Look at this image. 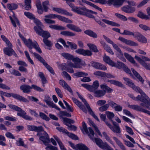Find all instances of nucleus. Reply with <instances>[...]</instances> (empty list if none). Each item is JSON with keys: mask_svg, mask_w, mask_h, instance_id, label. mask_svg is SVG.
<instances>
[{"mask_svg": "<svg viewBox=\"0 0 150 150\" xmlns=\"http://www.w3.org/2000/svg\"><path fill=\"white\" fill-rule=\"evenodd\" d=\"M82 128H81L83 134H88L89 138L100 148L104 150H114L106 142H103L101 139L96 138L94 137V133L93 129L91 128H88V130L86 123L83 122H82Z\"/></svg>", "mask_w": 150, "mask_h": 150, "instance_id": "1", "label": "nucleus"}, {"mask_svg": "<svg viewBox=\"0 0 150 150\" xmlns=\"http://www.w3.org/2000/svg\"><path fill=\"white\" fill-rule=\"evenodd\" d=\"M61 54L65 59L72 60L74 63L71 62H69L68 65L69 67L74 68H80L85 65V62L77 57H74L72 55L65 52L62 53Z\"/></svg>", "mask_w": 150, "mask_h": 150, "instance_id": "2", "label": "nucleus"}, {"mask_svg": "<svg viewBox=\"0 0 150 150\" xmlns=\"http://www.w3.org/2000/svg\"><path fill=\"white\" fill-rule=\"evenodd\" d=\"M71 10L78 14L85 16L90 18H94V15H96L97 13L86 8L85 7H80L73 5H70Z\"/></svg>", "mask_w": 150, "mask_h": 150, "instance_id": "3", "label": "nucleus"}, {"mask_svg": "<svg viewBox=\"0 0 150 150\" xmlns=\"http://www.w3.org/2000/svg\"><path fill=\"white\" fill-rule=\"evenodd\" d=\"M45 18L44 19V21L46 23L48 24L55 23V21L50 19L56 18H57L59 20L66 23H73L72 21L71 20L58 14L50 13L45 16Z\"/></svg>", "mask_w": 150, "mask_h": 150, "instance_id": "4", "label": "nucleus"}, {"mask_svg": "<svg viewBox=\"0 0 150 150\" xmlns=\"http://www.w3.org/2000/svg\"><path fill=\"white\" fill-rule=\"evenodd\" d=\"M142 92L145 94L144 95H143V94L141 93L140 92H137L140 94L141 96L138 95L137 97L135 98L132 94H129L128 96L135 100H139L142 102V103L140 104V105L141 106L150 110V99L142 90Z\"/></svg>", "mask_w": 150, "mask_h": 150, "instance_id": "5", "label": "nucleus"}, {"mask_svg": "<svg viewBox=\"0 0 150 150\" xmlns=\"http://www.w3.org/2000/svg\"><path fill=\"white\" fill-rule=\"evenodd\" d=\"M18 33L19 37L21 38L25 44L29 48V51L30 53H33L31 50L33 47L39 53H42V51L36 41L34 40L32 42L30 39H29L27 40L25 38L22 36L19 32Z\"/></svg>", "mask_w": 150, "mask_h": 150, "instance_id": "6", "label": "nucleus"}, {"mask_svg": "<svg viewBox=\"0 0 150 150\" xmlns=\"http://www.w3.org/2000/svg\"><path fill=\"white\" fill-rule=\"evenodd\" d=\"M42 133L44 134V136L42 135L40 136V137L39 138L42 141L46 146L45 149L46 150H58V148L54 146L49 144L48 143L49 142L50 140L48 137V134L45 131H43Z\"/></svg>", "mask_w": 150, "mask_h": 150, "instance_id": "7", "label": "nucleus"}, {"mask_svg": "<svg viewBox=\"0 0 150 150\" xmlns=\"http://www.w3.org/2000/svg\"><path fill=\"white\" fill-rule=\"evenodd\" d=\"M8 106L11 108L18 112L17 113V115L18 116L21 117L26 120H32L33 119L31 117L27 115L26 114V113L25 111L18 107L11 104L9 105Z\"/></svg>", "mask_w": 150, "mask_h": 150, "instance_id": "8", "label": "nucleus"}, {"mask_svg": "<svg viewBox=\"0 0 150 150\" xmlns=\"http://www.w3.org/2000/svg\"><path fill=\"white\" fill-rule=\"evenodd\" d=\"M125 0H96V2L102 4H107L109 5L112 4L116 7L122 5Z\"/></svg>", "mask_w": 150, "mask_h": 150, "instance_id": "9", "label": "nucleus"}, {"mask_svg": "<svg viewBox=\"0 0 150 150\" xmlns=\"http://www.w3.org/2000/svg\"><path fill=\"white\" fill-rule=\"evenodd\" d=\"M20 88L24 93L29 92L30 91V90L32 88L39 91H43V90L40 87L34 85H32L31 86L27 85H23L20 86Z\"/></svg>", "mask_w": 150, "mask_h": 150, "instance_id": "10", "label": "nucleus"}, {"mask_svg": "<svg viewBox=\"0 0 150 150\" xmlns=\"http://www.w3.org/2000/svg\"><path fill=\"white\" fill-rule=\"evenodd\" d=\"M34 29L37 34L42 37L46 38V39H47L50 37V35L48 32L44 30L40 27L34 26Z\"/></svg>", "mask_w": 150, "mask_h": 150, "instance_id": "11", "label": "nucleus"}, {"mask_svg": "<svg viewBox=\"0 0 150 150\" xmlns=\"http://www.w3.org/2000/svg\"><path fill=\"white\" fill-rule=\"evenodd\" d=\"M33 55L40 62L42 63L43 64L46 68L52 74H54V72L52 68L48 65L46 62L41 57L39 54L36 53H33Z\"/></svg>", "mask_w": 150, "mask_h": 150, "instance_id": "12", "label": "nucleus"}, {"mask_svg": "<svg viewBox=\"0 0 150 150\" xmlns=\"http://www.w3.org/2000/svg\"><path fill=\"white\" fill-rule=\"evenodd\" d=\"M4 94H5L4 96L7 97L12 96L14 98L20 101L25 103H28L29 102L27 99L18 94L13 93H8L6 92Z\"/></svg>", "mask_w": 150, "mask_h": 150, "instance_id": "13", "label": "nucleus"}, {"mask_svg": "<svg viewBox=\"0 0 150 150\" xmlns=\"http://www.w3.org/2000/svg\"><path fill=\"white\" fill-rule=\"evenodd\" d=\"M123 79L125 81V84L132 88L136 92H139L143 94V95H144L145 94L142 92V90L139 87L135 86L132 83V81L129 79L127 78H124Z\"/></svg>", "mask_w": 150, "mask_h": 150, "instance_id": "14", "label": "nucleus"}, {"mask_svg": "<svg viewBox=\"0 0 150 150\" xmlns=\"http://www.w3.org/2000/svg\"><path fill=\"white\" fill-rule=\"evenodd\" d=\"M115 66L112 67H116L119 69L122 68L123 70L127 73L129 74L130 75L133 77V76L131 73L130 70L125 65L121 62L118 61L117 63L114 62Z\"/></svg>", "mask_w": 150, "mask_h": 150, "instance_id": "15", "label": "nucleus"}, {"mask_svg": "<svg viewBox=\"0 0 150 150\" xmlns=\"http://www.w3.org/2000/svg\"><path fill=\"white\" fill-rule=\"evenodd\" d=\"M77 93L79 97L81 99L82 101L84 103L85 105L86 106V108H87V110H88L89 112L90 113V114L97 121L99 122V120L97 116L95 115L94 113L93 112L92 110L90 108L89 105L86 102V101L80 95V94L78 93L77 92Z\"/></svg>", "mask_w": 150, "mask_h": 150, "instance_id": "16", "label": "nucleus"}, {"mask_svg": "<svg viewBox=\"0 0 150 150\" xmlns=\"http://www.w3.org/2000/svg\"><path fill=\"white\" fill-rule=\"evenodd\" d=\"M27 127L28 129L30 131H35L38 132L37 135L40 137V136H44V134L42 133V132L44 131L42 127H37L35 126L28 125Z\"/></svg>", "mask_w": 150, "mask_h": 150, "instance_id": "17", "label": "nucleus"}, {"mask_svg": "<svg viewBox=\"0 0 150 150\" xmlns=\"http://www.w3.org/2000/svg\"><path fill=\"white\" fill-rule=\"evenodd\" d=\"M112 123L113 126H112L108 122H106V124L108 126L112 131L113 132L116 133H119L120 132V129L118 125L114 122L112 121Z\"/></svg>", "mask_w": 150, "mask_h": 150, "instance_id": "18", "label": "nucleus"}, {"mask_svg": "<svg viewBox=\"0 0 150 150\" xmlns=\"http://www.w3.org/2000/svg\"><path fill=\"white\" fill-rule=\"evenodd\" d=\"M69 143L71 147L76 150H88V148L83 144H79L74 145L71 142H69Z\"/></svg>", "mask_w": 150, "mask_h": 150, "instance_id": "19", "label": "nucleus"}, {"mask_svg": "<svg viewBox=\"0 0 150 150\" xmlns=\"http://www.w3.org/2000/svg\"><path fill=\"white\" fill-rule=\"evenodd\" d=\"M52 10L53 11H55L63 15L69 16H72V13L69 12L67 10L60 8L54 7L52 8Z\"/></svg>", "mask_w": 150, "mask_h": 150, "instance_id": "20", "label": "nucleus"}, {"mask_svg": "<svg viewBox=\"0 0 150 150\" xmlns=\"http://www.w3.org/2000/svg\"><path fill=\"white\" fill-rule=\"evenodd\" d=\"M51 98L50 96L47 95L45 96L44 100L47 105L52 108H54L58 110H60V108L57 106L53 102L50 101Z\"/></svg>", "mask_w": 150, "mask_h": 150, "instance_id": "21", "label": "nucleus"}, {"mask_svg": "<svg viewBox=\"0 0 150 150\" xmlns=\"http://www.w3.org/2000/svg\"><path fill=\"white\" fill-rule=\"evenodd\" d=\"M75 52L83 56H91L92 54L91 51L89 50H84L83 49H79L75 51Z\"/></svg>", "mask_w": 150, "mask_h": 150, "instance_id": "22", "label": "nucleus"}, {"mask_svg": "<svg viewBox=\"0 0 150 150\" xmlns=\"http://www.w3.org/2000/svg\"><path fill=\"white\" fill-rule=\"evenodd\" d=\"M146 10L148 15H146L141 11H139L137 15V16L142 19H149V16H150V7L147 8Z\"/></svg>", "mask_w": 150, "mask_h": 150, "instance_id": "23", "label": "nucleus"}, {"mask_svg": "<svg viewBox=\"0 0 150 150\" xmlns=\"http://www.w3.org/2000/svg\"><path fill=\"white\" fill-rule=\"evenodd\" d=\"M118 40L130 46H136L138 45V44L135 42L131 40H127L121 37H119Z\"/></svg>", "mask_w": 150, "mask_h": 150, "instance_id": "24", "label": "nucleus"}, {"mask_svg": "<svg viewBox=\"0 0 150 150\" xmlns=\"http://www.w3.org/2000/svg\"><path fill=\"white\" fill-rule=\"evenodd\" d=\"M91 64L92 67L96 69L104 71L107 69V67L99 63L96 62H92L91 63Z\"/></svg>", "mask_w": 150, "mask_h": 150, "instance_id": "25", "label": "nucleus"}, {"mask_svg": "<svg viewBox=\"0 0 150 150\" xmlns=\"http://www.w3.org/2000/svg\"><path fill=\"white\" fill-rule=\"evenodd\" d=\"M12 46L11 47H9V48L8 47H5L3 49V51L4 53L8 56H10L12 54H13L15 55L16 57L17 56V54L14 51L12 48Z\"/></svg>", "mask_w": 150, "mask_h": 150, "instance_id": "26", "label": "nucleus"}, {"mask_svg": "<svg viewBox=\"0 0 150 150\" xmlns=\"http://www.w3.org/2000/svg\"><path fill=\"white\" fill-rule=\"evenodd\" d=\"M66 26L69 29L76 32H81L82 31L81 29L80 28L73 24H67V25Z\"/></svg>", "mask_w": 150, "mask_h": 150, "instance_id": "27", "label": "nucleus"}, {"mask_svg": "<svg viewBox=\"0 0 150 150\" xmlns=\"http://www.w3.org/2000/svg\"><path fill=\"white\" fill-rule=\"evenodd\" d=\"M72 99L74 103H75L80 108V109H81L83 112L86 113L87 112V110L86 108L83 105H82L81 103L79 102L76 99L73 98Z\"/></svg>", "mask_w": 150, "mask_h": 150, "instance_id": "28", "label": "nucleus"}, {"mask_svg": "<svg viewBox=\"0 0 150 150\" xmlns=\"http://www.w3.org/2000/svg\"><path fill=\"white\" fill-rule=\"evenodd\" d=\"M12 12L13 13V16L12 17L11 16H10L9 18L13 26L14 27H16V24L18 25H19L20 24L19 21L15 16L14 13L13 11H12Z\"/></svg>", "mask_w": 150, "mask_h": 150, "instance_id": "29", "label": "nucleus"}, {"mask_svg": "<svg viewBox=\"0 0 150 150\" xmlns=\"http://www.w3.org/2000/svg\"><path fill=\"white\" fill-rule=\"evenodd\" d=\"M100 43L102 45L104 49L106 50V51L109 53L110 54L113 55L114 54L113 51L111 49L110 47L108 45L106 44V43L103 41H100Z\"/></svg>", "mask_w": 150, "mask_h": 150, "instance_id": "30", "label": "nucleus"}, {"mask_svg": "<svg viewBox=\"0 0 150 150\" xmlns=\"http://www.w3.org/2000/svg\"><path fill=\"white\" fill-rule=\"evenodd\" d=\"M100 43L102 45L104 49L106 50V51L109 53L110 54L113 55L114 54L113 51L111 49L110 47L108 45L106 44V43L103 41H100Z\"/></svg>", "mask_w": 150, "mask_h": 150, "instance_id": "31", "label": "nucleus"}, {"mask_svg": "<svg viewBox=\"0 0 150 150\" xmlns=\"http://www.w3.org/2000/svg\"><path fill=\"white\" fill-rule=\"evenodd\" d=\"M136 37L135 38L139 42L146 43L147 42V40L143 35L139 33H138L136 35Z\"/></svg>", "mask_w": 150, "mask_h": 150, "instance_id": "32", "label": "nucleus"}, {"mask_svg": "<svg viewBox=\"0 0 150 150\" xmlns=\"http://www.w3.org/2000/svg\"><path fill=\"white\" fill-rule=\"evenodd\" d=\"M103 61L112 67L115 66L114 62L111 60L109 57L105 55L103 57Z\"/></svg>", "mask_w": 150, "mask_h": 150, "instance_id": "33", "label": "nucleus"}, {"mask_svg": "<svg viewBox=\"0 0 150 150\" xmlns=\"http://www.w3.org/2000/svg\"><path fill=\"white\" fill-rule=\"evenodd\" d=\"M94 96L98 98H99L103 96L105 94V92L101 90H95L93 91Z\"/></svg>", "mask_w": 150, "mask_h": 150, "instance_id": "34", "label": "nucleus"}, {"mask_svg": "<svg viewBox=\"0 0 150 150\" xmlns=\"http://www.w3.org/2000/svg\"><path fill=\"white\" fill-rule=\"evenodd\" d=\"M59 83L64 89L67 90L70 93H72V89L64 81L62 80H60Z\"/></svg>", "mask_w": 150, "mask_h": 150, "instance_id": "35", "label": "nucleus"}, {"mask_svg": "<svg viewBox=\"0 0 150 150\" xmlns=\"http://www.w3.org/2000/svg\"><path fill=\"white\" fill-rule=\"evenodd\" d=\"M125 58L131 63L133 64L134 66H137V64L134 60L133 58L129 54L125 52L124 54Z\"/></svg>", "mask_w": 150, "mask_h": 150, "instance_id": "36", "label": "nucleus"}, {"mask_svg": "<svg viewBox=\"0 0 150 150\" xmlns=\"http://www.w3.org/2000/svg\"><path fill=\"white\" fill-rule=\"evenodd\" d=\"M100 88L103 90V91L105 92V94L107 93H110L113 91V90L108 86L105 84L100 85Z\"/></svg>", "mask_w": 150, "mask_h": 150, "instance_id": "37", "label": "nucleus"}, {"mask_svg": "<svg viewBox=\"0 0 150 150\" xmlns=\"http://www.w3.org/2000/svg\"><path fill=\"white\" fill-rule=\"evenodd\" d=\"M36 5L38 13L39 14H42L43 12V10L40 0H37L36 1Z\"/></svg>", "mask_w": 150, "mask_h": 150, "instance_id": "38", "label": "nucleus"}, {"mask_svg": "<svg viewBox=\"0 0 150 150\" xmlns=\"http://www.w3.org/2000/svg\"><path fill=\"white\" fill-rule=\"evenodd\" d=\"M88 122L89 125H90V126H92L95 128L96 132L98 134V135L101 137L103 136L102 134L100 132L96 126L94 124L92 120L89 118L88 119Z\"/></svg>", "mask_w": 150, "mask_h": 150, "instance_id": "39", "label": "nucleus"}, {"mask_svg": "<svg viewBox=\"0 0 150 150\" xmlns=\"http://www.w3.org/2000/svg\"><path fill=\"white\" fill-rule=\"evenodd\" d=\"M84 33L86 35L94 38H96L98 37L96 33L90 30H86L84 31Z\"/></svg>", "mask_w": 150, "mask_h": 150, "instance_id": "40", "label": "nucleus"}, {"mask_svg": "<svg viewBox=\"0 0 150 150\" xmlns=\"http://www.w3.org/2000/svg\"><path fill=\"white\" fill-rule=\"evenodd\" d=\"M131 70L136 77L142 83H143L144 81L138 73L133 68H132Z\"/></svg>", "mask_w": 150, "mask_h": 150, "instance_id": "41", "label": "nucleus"}, {"mask_svg": "<svg viewBox=\"0 0 150 150\" xmlns=\"http://www.w3.org/2000/svg\"><path fill=\"white\" fill-rule=\"evenodd\" d=\"M87 45L90 50L92 51L96 52H98L97 46L94 44L88 43L87 44Z\"/></svg>", "mask_w": 150, "mask_h": 150, "instance_id": "42", "label": "nucleus"}, {"mask_svg": "<svg viewBox=\"0 0 150 150\" xmlns=\"http://www.w3.org/2000/svg\"><path fill=\"white\" fill-rule=\"evenodd\" d=\"M54 139L57 141L60 148L61 150H67L64 146L61 141L59 139L58 137L55 136H54Z\"/></svg>", "mask_w": 150, "mask_h": 150, "instance_id": "43", "label": "nucleus"}, {"mask_svg": "<svg viewBox=\"0 0 150 150\" xmlns=\"http://www.w3.org/2000/svg\"><path fill=\"white\" fill-rule=\"evenodd\" d=\"M102 21L105 23L112 26L117 27H119L120 26V25L117 23L106 19H103Z\"/></svg>", "mask_w": 150, "mask_h": 150, "instance_id": "44", "label": "nucleus"}, {"mask_svg": "<svg viewBox=\"0 0 150 150\" xmlns=\"http://www.w3.org/2000/svg\"><path fill=\"white\" fill-rule=\"evenodd\" d=\"M43 41L45 45L48 47L47 49L49 50H50V47L53 45L51 42L48 40L47 39L45 38L43 39Z\"/></svg>", "mask_w": 150, "mask_h": 150, "instance_id": "45", "label": "nucleus"}, {"mask_svg": "<svg viewBox=\"0 0 150 150\" xmlns=\"http://www.w3.org/2000/svg\"><path fill=\"white\" fill-rule=\"evenodd\" d=\"M33 20L34 23L36 25L35 26H37L38 27H39L41 28L42 26H43V24L40 21L38 18H36L35 17Z\"/></svg>", "mask_w": 150, "mask_h": 150, "instance_id": "46", "label": "nucleus"}, {"mask_svg": "<svg viewBox=\"0 0 150 150\" xmlns=\"http://www.w3.org/2000/svg\"><path fill=\"white\" fill-rule=\"evenodd\" d=\"M7 8L10 10L16 9L18 7V5L15 4H7Z\"/></svg>", "mask_w": 150, "mask_h": 150, "instance_id": "47", "label": "nucleus"}, {"mask_svg": "<svg viewBox=\"0 0 150 150\" xmlns=\"http://www.w3.org/2000/svg\"><path fill=\"white\" fill-rule=\"evenodd\" d=\"M74 122L73 120L67 118H63V122L64 124L67 126H69L71 123H73Z\"/></svg>", "mask_w": 150, "mask_h": 150, "instance_id": "48", "label": "nucleus"}, {"mask_svg": "<svg viewBox=\"0 0 150 150\" xmlns=\"http://www.w3.org/2000/svg\"><path fill=\"white\" fill-rule=\"evenodd\" d=\"M113 139L115 141L117 144L123 150H125V148L122 144L118 139L115 137H113Z\"/></svg>", "mask_w": 150, "mask_h": 150, "instance_id": "49", "label": "nucleus"}, {"mask_svg": "<svg viewBox=\"0 0 150 150\" xmlns=\"http://www.w3.org/2000/svg\"><path fill=\"white\" fill-rule=\"evenodd\" d=\"M103 135L104 137L106 139V141L114 147L115 146L113 142L110 139V137L108 136L106 133L105 132H103Z\"/></svg>", "mask_w": 150, "mask_h": 150, "instance_id": "50", "label": "nucleus"}, {"mask_svg": "<svg viewBox=\"0 0 150 150\" xmlns=\"http://www.w3.org/2000/svg\"><path fill=\"white\" fill-rule=\"evenodd\" d=\"M60 34L62 35L67 36H73L75 35V34L74 33L67 31H61L60 33Z\"/></svg>", "mask_w": 150, "mask_h": 150, "instance_id": "51", "label": "nucleus"}, {"mask_svg": "<svg viewBox=\"0 0 150 150\" xmlns=\"http://www.w3.org/2000/svg\"><path fill=\"white\" fill-rule=\"evenodd\" d=\"M128 106L131 109L141 112L143 108L141 107L136 105H129Z\"/></svg>", "mask_w": 150, "mask_h": 150, "instance_id": "52", "label": "nucleus"}, {"mask_svg": "<svg viewBox=\"0 0 150 150\" xmlns=\"http://www.w3.org/2000/svg\"><path fill=\"white\" fill-rule=\"evenodd\" d=\"M118 52V53L116 54L117 57L123 62H126V60L124 57L123 56V54L122 51L120 50Z\"/></svg>", "mask_w": 150, "mask_h": 150, "instance_id": "53", "label": "nucleus"}, {"mask_svg": "<svg viewBox=\"0 0 150 150\" xmlns=\"http://www.w3.org/2000/svg\"><path fill=\"white\" fill-rule=\"evenodd\" d=\"M24 8L26 10H28L31 8L30 4L31 0H25Z\"/></svg>", "mask_w": 150, "mask_h": 150, "instance_id": "54", "label": "nucleus"}, {"mask_svg": "<svg viewBox=\"0 0 150 150\" xmlns=\"http://www.w3.org/2000/svg\"><path fill=\"white\" fill-rule=\"evenodd\" d=\"M49 1H46L42 2V5L43 8V10L45 12H47L48 9V5Z\"/></svg>", "mask_w": 150, "mask_h": 150, "instance_id": "55", "label": "nucleus"}, {"mask_svg": "<svg viewBox=\"0 0 150 150\" xmlns=\"http://www.w3.org/2000/svg\"><path fill=\"white\" fill-rule=\"evenodd\" d=\"M99 86V82L98 81H95L93 82V85L91 86V88L92 90H91V91L96 90Z\"/></svg>", "mask_w": 150, "mask_h": 150, "instance_id": "56", "label": "nucleus"}, {"mask_svg": "<svg viewBox=\"0 0 150 150\" xmlns=\"http://www.w3.org/2000/svg\"><path fill=\"white\" fill-rule=\"evenodd\" d=\"M108 82H109L111 84H114L116 86L122 87L123 86V85L121 83L118 81H115V80H108Z\"/></svg>", "mask_w": 150, "mask_h": 150, "instance_id": "57", "label": "nucleus"}, {"mask_svg": "<svg viewBox=\"0 0 150 150\" xmlns=\"http://www.w3.org/2000/svg\"><path fill=\"white\" fill-rule=\"evenodd\" d=\"M1 37L2 39L6 42L7 46L11 47H12V44L6 38L4 35H1Z\"/></svg>", "mask_w": 150, "mask_h": 150, "instance_id": "58", "label": "nucleus"}, {"mask_svg": "<svg viewBox=\"0 0 150 150\" xmlns=\"http://www.w3.org/2000/svg\"><path fill=\"white\" fill-rule=\"evenodd\" d=\"M109 105L107 104L100 107L98 108V110L100 112H103L109 108Z\"/></svg>", "mask_w": 150, "mask_h": 150, "instance_id": "59", "label": "nucleus"}, {"mask_svg": "<svg viewBox=\"0 0 150 150\" xmlns=\"http://www.w3.org/2000/svg\"><path fill=\"white\" fill-rule=\"evenodd\" d=\"M24 15L28 18L33 20L35 17L34 15L31 13L25 11L24 12Z\"/></svg>", "mask_w": 150, "mask_h": 150, "instance_id": "60", "label": "nucleus"}, {"mask_svg": "<svg viewBox=\"0 0 150 150\" xmlns=\"http://www.w3.org/2000/svg\"><path fill=\"white\" fill-rule=\"evenodd\" d=\"M121 34L122 35H133L134 38L136 37V35H134V34L133 32L127 30H124V32Z\"/></svg>", "mask_w": 150, "mask_h": 150, "instance_id": "61", "label": "nucleus"}, {"mask_svg": "<svg viewBox=\"0 0 150 150\" xmlns=\"http://www.w3.org/2000/svg\"><path fill=\"white\" fill-rule=\"evenodd\" d=\"M73 75H74L78 77H80L87 76L88 74L82 72H79L74 74Z\"/></svg>", "mask_w": 150, "mask_h": 150, "instance_id": "62", "label": "nucleus"}, {"mask_svg": "<svg viewBox=\"0 0 150 150\" xmlns=\"http://www.w3.org/2000/svg\"><path fill=\"white\" fill-rule=\"evenodd\" d=\"M135 59L142 66L144 65L146 62L143 61L142 59V56L141 57H139L137 55H135L134 57Z\"/></svg>", "mask_w": 150, "mask_h": 150, "instance_id": "63", "label": "nucleus"}, {"mask_svg": "<svg viewBox=\"0 0 150 150\" xmlns=\"http://www.w3.org/2000/svg\"><path fill=\"white\" fill-rule=\"evenodd\" d=\"M105 114L107 117L110 120H111L114 116L113 113L110 111H106Z\"/></svg>", "mask_w": 150, "mask_h": 150, "instance_id": "64", "label": "nucleus"}]
</instances>
